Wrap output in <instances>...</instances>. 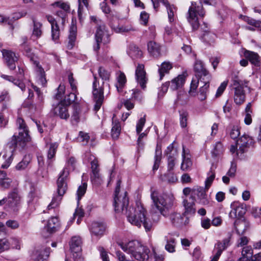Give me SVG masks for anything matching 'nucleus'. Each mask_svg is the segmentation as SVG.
<instances>
[{
	"label": "nucleus",
	"instance_id": "obj_1",
	"mask_svg": "<svg viewBox=\"0 0 261 261\" xmlns=\"http://www.w3.org/2000/svg\"><path fill=\"white\" fill-rule=\"evenodd\" d=\"M128 221L132 225L140 227L143 225L146 231H150L152 227L151 221L146 217V211L141 204L137 206L129 207L125 213Z\"/></svg>",
	"mask_w": 261,
	"mask_h": 261
},
{
	"label": "nucleus",
	"instance_id": "obj_2",
	"mask_svg": "<svg viewBox=\"0 0 261 261\" xmlns=\"http://www.w3.org/2000/svg\"><path fill=\"white\" fill-rule=\"evenodd\" d=\"M214 3V0H200L199 5H197L194 2H191V5L187 13V19L193 30H197L199 27L198 16L200 17H204L205 15L202 4L212 5Z\"/></svg>",
	"mask_w": 261,
	"mask_h": 261
},
{
	"label": "nucleus",
	"instance_id": "obj_3",
	"mask_svg": "<svg viewBox=\"0 0 261 261\" xmlns=\"http://www.w3.org/2000/svg\"><path fill=\"white\" fill-rule=\"evenodd\" d=\"M120 246L124 251L137 260L145 261L149 258L150 250L138 241H130L126 244H121Z\"/></svg>",
	"mask_w": 261,
	"mask_h": 261
},
{
	"label": "nucleus",
	"instance_id": "obj_4",
	"mask_svg": "<svg viewBox=\"0 0 261 261\" xmlns=\"http://www.w3.org/2000/svg\"><path fill=\"white\" fill-rule=\"evenodd\" d=\"M152 201V209L164 216L168 215L169 210L173 206V200L167 195H159L158 193L152 191L151 193Z\"/></svg>",
	"mask_w": 261,
	"mask_h": 261
},
{
	"label": "nucleus",
	"instance_id": "obj_5",
	"mask_svg": "<svg viewBox=\"0 0 261 261\" xmlns=\"http://www.w3.org/2000/svg\"><path fill=\"white\" fill-rule=\"evenodd\" d=\"M195 72V77L193 78L190 84L189 93L192 96L195 93L198 86L199 81L206 80V81H211L212 76L209 71L205 68L203 63L200 60H196L194 67Z\"/></svg>",
	"mask_w": 261,
	"mask_h": 261
},
{
	"label": "nucleus",
	"instance_id": "obj_6",
	"mask_svg": "<svg viewBox=\"0 0 261 261\" xmlns=\"http://www.w3.org/2000/svg\"><path fill=\"white\" fill-rule=\"evenodd\" d=\"M69 174V170L67 168H64L60 173L57 181L58 195L53 198L51 202L47 207L48 210L54 208L59 205L62 200V196L65 193L67 189V180Z\"/></svg>",
	"mask_w": 261,
	"mask_h": 261
},
{
	"label": "nucleus",
	"instance_id": "obj_7",
	"mask_svg": "<svg viewBox=\"0 0 261 261\" xmlns=\"http://www.w3.org/2000/svg\"><path fill=\"white\" fill-rule=\"evenodd\" d=\"M16 124L19 130L18 136L14 135L11 141V145L14 148L18 145L22 147L25 142L31 140L29 130L24 120L18 117L16 120Z\"/></svg>",
	"mask_w": 261,
	"mask_h": 261
},
{
	"label": "nucleus",
	"instance_id": "obj_8",
	"mask_svg": "<svg viewBox=\"0 0 261 261\" xmlns=\"http://www.w3.org/2000/svg\"><path fill=\"white\" fill-rule=\"evenodd\" d=\"M21 48L23 55L30 59L34 65V68L37 74L38 83L41 84L42 86H45L47 81L45 78V71L39 64V62L35 60V56L32 51V49L28 44L23 45Z\"/></svg>",
	"mask_w": 261,
	"mask_h": 261
},
{
	"label": "nucleus",
	"instance_id": "obj_9",
	"mask_svg": "<svg viewBox=\"0 0 261 261\" xmlns=\"http://www.w3.org/2000/svg\"><path fill=\"white\" fill-rule=\"evenodd\" d=\"M120 184L121 180H118L115 191L114 206L115 212L117 213L123 212L124 211L126 212V210L128 209L127 208L129 204L127 194L126 191L120 194Z\"/></svg>",
	"mask_w": 261,
	"mask_h": 261
},
{
	"label": "nucleus",
	"instance_id": "obj_10",
	"mask_svg": "<svg viewBox=\"0 0 261 261\" xmlns=\"http://www.w3.org/2000/svg\"><path fill=\"white\" fill-rule=\"evenodd\" d=\"M94 79L92 94L94 101L95 102L94 110L97 112L100 108L104 100L103 89L105 83L102 82V84L100 85L95 75L94 76Z\"/></svg>",
	"mask_w": 261,
	"mask_h": 261
},
{
	"label": "nucleus",
	"instance_id": "obj_11",
	"mask_svg": "<svg viewBox=\"0 0 261 261\" xmlns=\"http://www.w3.org/2000/svg\"><path fill=\"white\" fill-rule=\"evenodd\" d=\"M233 85L235 86L234 96V102L237 105H241L245 101V95L243 88L244 87H247L248 82L234 80Z\"/></svg>",
	"mask_w": 261,
	"mask_h": 261
},
{
	"label": "nucleus",
	"instance_id": "obj_12",
	"mask_svg": "<svg viewBox=\"0 0 261 261\" xmlns=\"http://www.w3.org/2000/svg\"><path fill=\"white\" fill-rule=\"evenodd\" d=\"M252 143L253 140L249 136L244 135L241 137L236 143V145L239 148L237 151V156L239 158H242L243 154L248 151Z\"/></svg>",
	"mask_w": 261,
	"mask_h": 261
},
{
	"label": "nucleus",
	"instance_id": "obj_13",
	"mask_svg": "<svg viewBox=\"0 0 261 261\" xmlns=\"http://www.w3.org/2000/svg\"><path fill=\"white\" fill-rule=\"evenodd\" d=\"M230 207L231 210L229 213V217L231 219H236V220L242 219L246 213V209L244 205L238 201L231 203Z\"/></svg>",
	"mask_w": 261,
	"mask_h": 261
},
{
	"label": "nucleus",
	"instance_id": "obj_14",
	"mask_svg": "<svg viewBox=\"0 0 261 261\" xmlns=\"http://www.w3.org/2000/svg\"><path fill=\"white\" fill-rule=\"evenodd\" d=\"M81 239L79 237H72L70 242V249L73 252L74 261H84L81 257Z\"/></svg>",
	"mask_w": 261,
	"mask_h": 261
},
{
	"label": "nucleus",
	"instance_id": "obj_15",
	"mask_svg": "<svg viewBox=\"0 0 261 261\" xmlns=\"http://www.w3.org/2000/svg\"><path fill=\"white\" fill-rule=\"evenodd\" d=\"M106 28V27L104 24H100L97 27V31L95 34L96 42H102L104 44L110 42V35Z\"/></svg>",
	"mask_w": 261,
	"mask_h": 261
},
{
	"label": "nucleus",
	"instance_id": "obj_16",
	"mask_svg": "<svg viewBox=\"0 0 261 261\" xmlns=\"http://www.w3.org/2000/svg\"><path fill=\"white\" fill-rule=\"evenodd\" d=\"M154 9H156L159 6V3H162L166 7L168 13V19L170 22L174 20V13L176 12L175 7L170 5L167 0H151Z\"/></svg>",
	"mask_w": 261,
	"mask_h": 261
},
{
	"label": "nucleus",
	"instance_id": "obj_17",
	"mask_svg": "<svg viewBox=\"0 0 261 261\" xmlns=\"http://www.w3.org/2000/svg\"><path fill=\"white\" fill-rule=\"evenodd\" d=\"M3 58L7 66L11 70H14L16 68V62L18 58L15 54L9 50L3 49L2 50Z\"/></svg>",
	"mask_w": 261,
	"mask_h": 261
},
{
	"label": "nucleus",
	"instance_id": "obj_18",
	"mask_svg": "<svg viewBox=\"0 0 261 261\" xmlns=\"http://www.w3.org/2000/svg\"><path fill=\"white\" fill-rule=\"evenodd\" d=\"M50 248L42 246L36 248L32 254V258L37 261H45L49 256Z\"/></svg>",
	"mask_w": 261,
	"mask_h": 261
},
{
	"label": "nucleus",
	"instance_id": "obj_19",
	"mask_svg": "<svg viewBox=\"0 0 261 261\" xmlns=\"http://www.w3.org/2000/svg\"><path fill=\"white\" fill-rule=\"evenodd\" d=\"M188 73L187 72H183L182 74H179L169 83L170 88L172 90H176L181 88L186 82Z\"/></svg>",
	"mask_w": 261,
	"mask_h": 261
},
{
	"label": "nucleus",
	"instance_id": "obj_20",
	"mask_svg": "<svg viewBox=\"0 0 261 261\" xmlns=\"http://www.w3.org/2000/svg\"><path fill=\"white\" fill-rule=\"evenodd\" d=\"M197 196L199 202L203 205H207L209 201L207 197L206 192L202 187H197L193 189L192 195L191 197L195 201V197Z\"/></svg>",
	"mask_w": 261,
	"mask_h": 261
},
{
	"label": "nucleus",
	"instance_id": "obj_21",
	"mask_svg": "<svg viewBox=\"0 0 261 261\" xmlns=\"http://www.w3.org/2000/svg\"><path fill=\"white\" fill-rule=\"evenodd\" d=\"M91 166L92 170L91 180L93 184L98 185L101 184L102 179L99 172V165L97 160L91 161Z\"/></svg>",
	"mask_w": 261,
	"mask_h": 261
},
{
	"label": "nucleus",
	"instance_id": "obj_22",
	"mask_svg": "<svg viewBox=\"0 0 261 261\" xmlns=\"http://www.w3.org/2000/svg\"><path fill=\"white\" fill-rule=\"evenodd\" d=\"M170 219L172 223L177 227L186 225L189 223V219L185 217V214H180L175 212L172 213L170 215Z\"/></svg>",
	"mask_w": 261,
	"mask_h": 261
},
{
	"label": "nucleus",
	"instance_id": "obj_23",
	"mask_svg": "<svg viewBox=\"0 0 261 261\" xmlns=\"http://www.w3.org/2000/svg\"><path fill=\"white\" fill-rule=\"evenodd\" d=\"M46 18L51 27V39L56 43L58 42L60 31L59 25L55 19L50 15H47Z\"/></svg>",
	"mask_w": 261,
	"mask_h": 261
},
{
	"label": "nucleus",
	"instance_id": "obj_24",
	"mask_svg": "<svg viewBox=\"0 0 261 261\" xmlns=\"http://www.w3.org/2000/svg\"><path fill=\"white\" fill-rule=\"evenodd\" d=\"M68 106L63 101L60 102L54 109L55 114L61 119L67 120L70 116L68 110Z\"/></svg>",
	"mask_w": 261,
	"mask_h": 261
},
{
	"label": "nucleus",
	"instance_id": "obj_25",
	"mask_svg": "<svg viewBox=\"0 0 261 261\" xmlns=\"http://www.w3.org/2000/svg\"><path fill=\"white\" fill-rule=\"evenodd\" d=\"M161 47L160 44L153 41H150L147 44L148 51L150 56L154 58H158L162 56Z\"/></svg>",
	"mask_w": 261,
	"mask_h": 261
},
{
	"label": "nucleus",
	"instance_id": "obj_26",
	"mask_svg": "<svg viewBox=\"0 0 261 261\" xmlns=\"http://www.w3.org/2000/svg\"><path fill=\"white\" fill-rule=\"evenodd\" d=\"M31 19L33 23L32 37L35 39H38L41 37L43 34V25L42 23L38 21L35 17L32 16Z\"/></svg>",
	"mask_w": 261,
	"mask_h": 261
},
{
	"label": "nucleus",
	"instance_id": "obj_27",
	"mask_svg": "<svg viewBox=\"0 0 261 261\" xmlns=\"http://www.w3.org/2000/svg\"><path fill=\"white\" fill-rule=\"evenodd\" d=\"M136 77L138 83L142 88L145 87L146 83V72L144 70V66L143 64H138L136 70Z\"/></svg>",
	"mask_w": 261,
	"mask_h": 261
},
{
	"label": "nucleus",
	"instance_id": "obj_28",
	"mask_svg": "<svg viewBox=\"0 0 261 261\" xmlns=\"http://www.w3.org/2000/svg\"><path fill=\"white\" fill-rule=\"evenodd\" d=\"M5 198L6 199L5 203L7 201L9 206L15 211L20 202V197L18 193L15 192H11L9 194L8 197Z\"/></svg>",
	"mask_w": 261,
	"mask_h": 261
},
{
	"label": "nucleus",
	"instance_id": "obj_29",
	"mask_svg": "<svg viewBox=\"0 0 261 261\" xmlns=\"http://www.w3.org/2000/svg\"><path fill=\"white\" fill-rule=\"evenodd\" d=\"M182 161L180 168L182 171H188L191 169L193 163L191 159V155L188 151H186L185 147H182Z\"/></svg>",
	"mask_w": 261,
	"mask_h": 261
},
{
	"label": "nucleus",
	"instance_id": "obj_30",
	"mask_svg": "<svg viewBox=\"0 0 261 261\" xmlns=\"http://www.w3.org/2000/svg\"><path fill=\"white\" fill-rule=\"evenodd\" d=\"M233 226L237 233L239 235H243L249 228L250 223L245 219L236 220L233 223Z\"/></svg>",
	"mask_w": 261,
	"mask_h": 261
},
{
	"label": "nucleus",
	"instance_id": "obj_31",
	"mask_svg": "<svg viewBox=\"0 0 261 261\" xmlns=\"http://www.w3.org/2000/svg\"><path fill=\"white\" fill-rule=\"evenodd\" d=\"M182 204L185 208V215H193L195 214L196 211L195 200L191 196L189 199L188 198H184Z\"/></svg>",
	"mask_w": 261,
	"mask_h": 261
},
{
	"label": "nucleus",
	"instance_id": "obj_32",
	"mask_svg": "<svg viewBox=\"0 0 261 261\" xmlns=\"http://www.w3.org/2000/svg\"><path fill=\"white\" fill-rule=\"evenodd\" d=\"M203 85L200 86L197 93V96L199 100L203 101L207 98V94L209 93L210 83L211 81H206L204 80L203 81H200Z\"/></svg>",
	"mask_w": 261,
	"mask_h": 261
},
{
	"label": "nucleus",
	"instance_id": "obj_33",
	"mask_svg": "<svg viewBox=\"0 0 261 261\" xmlns=\"http://www.w3.org/2000/svg\"><path fill=\"white\" fill-rule=\"evenodd\" d=\"M106 230V226L102 223L94 222L91 224L90 231L92 235L101 237L103 234Z\"/></svg>",
	"mask_w": 261,
	"mask_h": 261
},
{
	"label": "nucleus",
	"instance_id": "obj_34",
	"mask_svg": "<svg viewBox=\"0 0 261 261\" xmlns=\"http://www.w3.org/2000/svg\"><path fill=\"white\" fill-rule=\"evenodd\" d=\"M116 83L115 84V87L117 91L120 93L122 91L123 89L124 88L126 83V77L125 74L121 71H118L116 73Z\"/></svg>",
	"mask_w": 261,
	"mask_h": 261
},
{
	"label": "nucleus",
	"instance_id": "obj_35",
	"mask_svg": "<svg viewBox=\"0 0 261 261\" xmlns=\"http://www.w3.org/2000/svg\"><path fill=\"white\" fill-rule=\"evenodd\" d=\"M77 29L76 26L74 24L73 21H72L69 29V34L68 36V43L67 47L68 49H72L75 45L76 38Z\"/></svg>",
	"mask_w": 261,
	"mask_h": 261
},
{
	"label": "nucleus",
	"instance_id": "obj_36",
	"mask_svg": "<svg viewBox=\"0 0 261 261\" xmlns=\"http://www.w3.org/2000/svg\"><path fill=\"white\" fill-rule=\"evenodd\" d=\"M59 225L58 218L55 217H52L48 221L46 226L44 227V229L50 234L57 230V228L59 227Z\"/></svg>",
	"mask_w": 261,
	"mask_h": 261
},
{
	"label": "nucleus",
	"instance_id": "obj_37",
	"mask_svg": "<svg viewBox=\"0 0 261 261\" xmlns=\"http://www.w3.org/2000/svg\"><path fill=\"white\" fill-rule=\"evenodd\" d=\"M244 56L245 58L251 63V64L256 66H259V58L257 53L249 50H246L244 53Z\"/></svg>",
	"mask_w": 261,
	"mask_h": 261
},
{
	"label": "nucleus",
	"instance_id": "obj_38",
	"mask_svg": "<svg viewBox=\"0 0 261 261\" xmlns=\"http://www.w3.org/2000/svg\"><path fill=\"white\" fill-rule=\"evenodd\" d=\"M162 155L161 146L157 144L155 148L154 164L152 168L153 171H156L159 169L161 161Z\"/></svg>",
	"mask_w": 261,
	"mask_h": 261
},
{
	"label": "nucleus",
	"instance_id": "obj_39",
	"mask_svg": "<svg viewBox=\"0 0 261 261\" xmlns=\"http://www.w3.org/2000/svg\"><path fill=\"white\" fill-rule=\"evenodd\" d=\"M165 240L166 241V245H165L166 250L171 253L175 252V239L170 234H169L165 237Z\"/></svg>",
	"mask_w": 261,
	"mask_h": 261
},
{
	"label": "nucleus",
	"instance_id": "obj_40",
	"mask_svg": "<svg viewBox=\"0 0 261 261\" xmlns=\"http://www.w3.org/2000/svg\"><path fill=\"white\" fill-rule=\"evenodd\" d=\"M35 91H36L38 96L36 99L35 102L34 103V110L35 111H38L41 110L43 106V97L42 94L40 93V91L36 87L34 88Z\"/></svg>",
	"mask_w": 261,
	"mask_h": 261
},
{
	"label": "nucleus",
	"instance_id": "obj_41",
	"mask_svg": "<svg viewBox=\"0 0 261 261\" xmlns=\"http://www.w3.org/2000/svg\"><path fill=\"white\" fill-rule=\"evenodd\" d=\"M253 251L251 246L244 247L242 251V256L238 261H249L252 257Z\"/></svg>",
	"mask_w": 261,
	"mask_h": 261
},
{
	"label": "nucleus",
	"instance_id": "obj_42",
	"mask_svg": "<svg viewBox=\"0 0 261 261\" xmlns=\"http://www.w3.org/2000/svg\"><path fill=\"white\" fill-rule=\"evenodd\" d=\"M78 17L79 19L81 21L83 14L86 10H88L89 0H78Z\"/></svg>",
	"mask_w": 261,
	"mask_h": 261
},
{
	"label": "nucleus",
	"instance_id": "obj_43",
	"mask_svg": "<svg viewBox=\"0 0 261 261\" xmlns=\"http://www.w3.org/2000/svg\"><path fill=\"white\" fill-rule=\"evenodd\" d=\"M172 68V64L170 62H164L161 65L159 69L160 80H162L165 73H169L170 70Z\"/></svg>",
	"mask_w": 261,
	"mask_h": 261
},
{
	"label": "nucleus",
	"instance_id": "obj_44",
	"mask_svg": "<svg viewBox=\"0 0 261 261\" xmlns=\"http://www.w3.org/2000/svg\"><path fill=\"white\" fill-rule=\"evenodd\" d=\"M114 117V116H113ZM114 119V118H113ZM112 128L111 129V136L113 139H117L118 138L121 132V126L119 122L113 119Z\"/></svg>",
	"mask_w": 261,
	"mask_h": 261
},
{
	"label": "nucleus",
	"instance_id": "obj_45",
	"mask_svg": "<svg viewBox=\"0 0 261 261\" xmlns=\"http://www.w3.org/2000/svg\"><path fill=\"white\" fill-rule=\"evenodd\" d=\"M215 168L213 165L210 168V171L207 173V177L205 181V188L208 189L211 186L215 177Z\"/></svg>",
	"mask_w": 261,
	"mask_h": 261
},
{
	"label": "nucleus",
	"instance_id": "obj_46",
	"mask_svg": "<svg viewBox=\"0 0 261 261\" xmlns=\"http://www.w3.org/2000/svg\"><path fill=\"white\" fill-rule=\"evenodd\" d=\"M128 54L132 58H140L142 56V51L138 47L135 45H130L129 48Z\"/></svg>",
	"mask_w": 261,
	"mask_h": 261
},
{
	"label": "nucleus",
	"instance_id": "obj_47",
	"mask_svg": "<svg viewBox=\"0 0 261 261\" xmlns=\"http://www.w3.org/2000/svg\"><path fill=\"white\" fill-rule=\"evenodd\" d=\"M2 76L10 82H13L15 85H17L21 90L23 91L25 89V86L22 82L15 79L13 76H9L7 75H3Z\"/></svg>",
	"mask_w": 261,
	"mask_h": 261
},
{
	"label": "nucleus",
	"instance_id": "obj_48",
	"mask_svg": "<svg viewBox=\"0 0 261 261\" xmlns=\"http://www.w3.org/2000/svg\"><path fill=\"white\" fill-rule=\"evenodd\" d=\"M38 197L36 189L33 185L31 186V189L28 194V202L33 203L37 200Z\"/></svg>",
	"mask_w": 261,
	"mask_h": 261
},
{
	"label": "nucleus",
	"instance_id": "obj_49",
	"mask_svg": "<svg viewBox=\"0 0 261 261\" xmlns=\"http://www.w3.org/2000/svg\"><path fill=\"white\" fill-rule=\"evenodd\" d=\"M224 148L223 145L220 142H218L215 144L214 148L212 151V153L214 156H217L222 154Z\"/></svg>",
	"mask_w": 261,
	"mask_h": 261
},
{
	"label": "nucleus",
	"instance_id": "obj_50",
	"mask_svg": "<svg viewBox=\"0 0 261 261\" xmlns=\"http://www.w3.org/2000/svg\"><path fill=\"white\" fill-rule=\"evenodd\" d=\"M98 71L99 76L102 80L106 81H109L111 76V72L102 67L99 68Z\"/></svg>",
	"mask_w": 261,
	"mask_h": 261
},
{
	"label": "nucleus",
	"instance_id": "obj_51",
	"mask_svg": "<svg viewBox=\"0 0 261 261\" xmlns=\"http://www.w3.org/2000/svg\"><path fill=\"white\" fill-rule=\"evenodd\" d=\"M3 158L5 159L4 162L2 164L1 167L3 169H7L11 165L13 160V154H7L5 153L3 155Z\"/></svg>",
	"mask_w": 261,
	"mask_h": 261
},
{
	"label": "nucleus",
	"instance_id": "obj_52",
	"mask_svg": "<svg viewBox=\"0 0 261 261\" xmlns=\"http://www.w3.org/2000/svg\"><path fill=\"white\" fill-rule=\"evenodd\" d=\"M168 159V163H167V171L169 172H172L174 168L175 165V161L176 159V156H175V154H173V155H170Z\"/></svg>",
	"mask_w": 261,
	"mask_h": 261
},
{
	"label": "nucleus",
	"instance_id": "obj_53",
	"mask_svg": "<svg viewBox=\"0 0 261 261\" xmlns=\"http://www.w3.org/2000/svg\"><path fill=\"white\" fill-rule=\"evenodd\" d=\"M58 147V144L56 142L52 143L49 144V148L47 153L48 159L50 160L54 157Z\"/></svg>",
	"mask_w": 261,
	"mask_h": 261
},
{
	"label": "nucleus",
	"instance_id": "obj_54",
	"mask_svg": "<svg viewBox=\"0 0 261 261\" xmlns=\"http://www.w3.org/2000/svg\"><path fill=\"white\" fill-rule=\"evenodd\" d=\"M135 31H136V29L131 25H122L116 29V32L117 33L129 32Z\"/></svg>",
	"mask_w": 261,
	"mask_h": 261
},
{
	"label": "nucleus",
	"instance_id": "obj_55",
	"mask_svg": "<svg viewBox=\"0 0 261 261\" xmlns=\"http://www.w3.org/2000/svg\"><path fill=\"white\" fill-rule=\"evenodd\" d=\"M53 6H56L61 8L62 9L61 10L70 12V5L68 3L59 1L55 2L54 4H53Z\"/></svg>",
	"mask_w": 261,
	"mask_h": 261
},
{
	"label": "nucleus",
	"instance_id": "obj_56",
	"mask_svg": "<svg viewBox=\"0 0 261 261\" xmlns=\"http://www.w3.org/2000/svg\"><path fill=\"white\" fill-rule=\"evenodd\" d=\"M73 92H71L67 97H66L63 102L66 103V104L69 105L72 102H74L76 100V92L77 90L75 91H72Z\"/></svg>",
	"mask_w": 261,
	"mask_h": 261
},
{
	"label": "nucleus",
	"instance_id": "obj_57",
	"mask_svg": "<svg viewBox=\"0 0 261 261\" xmlns=\"http://www.w3.org/2000/svg\"><path fill=\"white\" fill-rule=\"evenodd\" d=\"M188 114L187 112L182 111L180 112V124L182 127H186L187 125Z\"/></svg>",
	"mask_w": 261,
	"mask_h": 261
},
{
	"label": "nucleus",
	"instance_id": "obj_58",
	"mask_svg": "<svg viewBox=\"0 0 261 261\" xmlns=\"http://www.w3.org/2000/svg\"><path fill=\"white\" fill-rule=\"evenodd\" d=\"M87 185L86 183H83L82 185L79 186L77 191V196L78 202L81 199L82 197L84 196L86 193Z\"/></svg>",
	"mask_w": 261,
	"mask_h": 261
},
{
	"label": "nucleus",
	"instance_id": "obj_59",
	"mask_svg": "<svg viewBox=\"0 0 261 261\" xmlns=\"http://www.w3.org/2000/svg\"><path fill=\"white\" fill-rule=\"evenodd\" d=\"M89 139L90 137L87 133H84L83 132H80L79 133L77 140L79 142L82 143L83 144H86L88 143Z\"/></svg>",
	"mask_w": 261,
	"mask_h": 261
},
{
	"label": "nucleus",
	"instance_id": "obj_60",
	"mask_svg": "<svg viewBox=\"0 0 261 261\" xmlns=\"http://www.w3.org/2000/svg\"><path fill=\"white\" fill-rule=\"evenodd\" d=\"M70 12L64 11V10H58L56 12V15L61 18L62 19V25H64L65 22L67 21V17L68 14Z\"/></svg>",
	"mask_w": 261,
	"mask_h": 261
},
{
	"label": "nucleus",
	"instance_id": "obj_61",
	"mask_svg": "<svg viewBox=\"0 0 261 261\" xmlns=\"http://www.w3.org/2000/svg\"><path fill=\"white\" fill-rule=\"evenodd\" d=\"M22 107L24 108H27L31 112H35L34 103L32 100L29 99H26L22 105Z\"/></svg>",
	"mask_w": 261,
	"mask_h": 261
},
{
	"label": "nucleus",
	"instance_id": "obj_62",
	"mask_svg": "<svg viewBox=\"0 0 261 261\" xmlns=\"http://www.w3.org/2000/svg\"><path fill=\"white\" fill-rule=\"evenodd\" d=\"M146 119L145 116L141 118L137 123L136 132L138 134H139L142 130V129L145 125Z\"/></svg>",
	"mask_w": 261,
	"mask_h": 261
},
{
	"label": "nucleus",
	"instance_id": "obj_63",
	"mask_svg": "<svg viewBox=\"0 0 261 261\" xmlns=\"http://www.w3.org/2000/svg\"><path fill=\"white\" fill-rule=\"evenodd\" d=\"M165 153L167 155V158L169 157L170 155H173L174 154H175V156H177V153L176 150L174 149L173 143L170 144L167 147L166 150H165Z\"/></svg>",
	"mask_w": 261,
	"mask_h": 261
},
{
	"label": "nucleus",
	"instance_id": "obj_64",
	"mask_svg": "<svg viewBox=\"0 0 261 261\" xmlns=\"http://www.w3.org/2000/svg\"><path fill=\"white\" fill-rule=\"evenodd\" d=\"M6 225L7 227L13 229H17L19 226L18 222L14 220H8L6 223Z\"/></svg>",
	"mask_w": 261,
	"mask_h": 261
}]
</instances>
